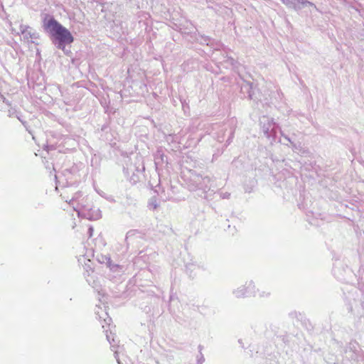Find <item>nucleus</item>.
<instances>
[{"label": "nucleus", "instance_id": "f257e3e1", "mask_svg": "<svg viewBox=\"0 0 364 364\" xmlns=\"http://www.w3.org/2000/svg\"><path fill=\"white\" fill-rule=\"evenodd\" d=\"M43 27L62 50L65 49L66 44H70L74 41L71 33L51 16L46 15L43 20Z\"/></svg>", "mask_w": 364, "mask_h": 364}, {"label": "nucleus", "instance_id": "f03ea898", "mask_svg": "<svg viewBox=\"0 0 364 364\" xmlns=\"http://www.w3.org/2000/svg\"><path fill=\"white\" fill-rule=\"evenodd\" d=\"M259 124L266 137L272 138V140H274L276 131L274 119L264 115L259 119Z\"/></svg>", "mask_w": 364, "mask_h": 364}, {"label": "nucleus", "instance_id": "7ed1b4c3", "mask_svg": "<svg viewBox=\"0 0 364 364\" xmlns=\"http://www.w3.org/2000/svg\"><path fill=\"white\" fill-rule=\"evenodd\" d=\"M287 7L294 10H300L304 6H315V5L307 0H280Z\"/></svg>", "mask_w": 364, "mask_h": 364}, {"label": "nucleus", "instance_id": "20e7f679", "mask_svg": "<svg viewBox=\"0 0 364 364\" xmlns=\"http://www.w3.org/2000/svg\"><path fill=\"white\" fill-rule=\"evenodd\" d=\"M235 294H236V296H248L250 294L248 292H242V293H240V291H237L235 292Z\"/></svg>", "mask_w": 364, "mask_h": 364}, {"label": "nucleus", "instance_id": "39448f33", "mask_svg": "<svg viewBox=\"0 0 364 364\" xmlns=\"http://www.w3.org/2000/svg\"><path fill=\"white\" fill-rule=\"evenodd\" d=\"M88 232H89V237H92V232H93V228L92 227H90L88 229Z\"/></svg>", "mask_w": 364, "mask_h": 364}, {"label": "nucleus", "instance_id": "423d86ee", "mask_svg": "<svg viewBox=\"0 0 364 364\" xmlns=\"http://www.w3.org/2000/svg\"><path fill=\"white\" fill-rule=\"evenodd\" d=\"M242 87H245L247 90H248L249 88H250V85L249 83H245V85H243Z\"/></svg>", "mask_w": 364, "mask_h": 364}, {"label": "nucleus", "instance_id": "0eeeda50", "mask_svg": "<svg viewBox=\"0 0 364 364\" xmlns=\"http://www.w3.org/2000/svg\"><path fill=\"white\" fill-rule=\"evenodd\" d=\"M284 137L289 141L291 144H293V142L290 140V139L287 136H284Z\"/></svg>", "mask_w": 364, "mask_h": 364}, {"label": "nucleus", "instance_id": "6e6552de", "mask_svg": "<svg viewBox=\"0 0 364 364\" xmlns=\"http://www.w3.org/2000/svg\"><path fill=\"white\" fill-rule=\"evenodd\" d=\"M228 61H229V63L232 64L233 59H232V58L230 59V58H229Z\"/></svg>", "mask_w": 364, "mask_h": 364}]
</instances>
